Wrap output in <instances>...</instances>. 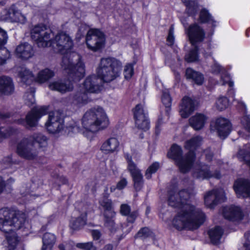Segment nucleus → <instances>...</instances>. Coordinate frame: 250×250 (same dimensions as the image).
Segmentation results:
<instances>
[{
  "label": "nucleus",
  "mask_w": 250,
  "mask_h": 250,
  "mask_svg": "<svg viewBox=\"0 0 250 250\" xmlns=\"http://www.w3.org/2000/svg\"><path fill=\"white\" fill-rule=\"evenodd\" d=\"M191 192L185 189L178 191L173 186L168 193V204L171 207L181 208V210L173 220V224L178 229H198L205 221V216L199 209L188 203Z\"/></svg>",
  "instance_id": "f257e3e1"
},
{
  "label": "nucleus",
  "mask_w": 250,
  "mask_h": 250,
  "mask_svg": "<svg viewBox=\"0 0 250 250\" xmlns=\"http://www.w3.org/2000/svg\"><path fill=\"white\" fill-rule=\"evenodd\" d=\"M25 215L7 208L0 209V230L5 234L9 250H15L20 242V238L15 232L24 226Z\"/></svg>",
  "instance_id": "f03ea898"
},
{
  "label": "nucleus",
  "mask_w": 250,
  "mask_h": 250,
  "mask_svg": "<svg viewBox=\"0 0 250 250\" xmlns=\"http://www.w3.org/2000/svg\"><path fill=\"white\" fill-rule=\"evenodd\" d=\"M82 124L86 131L95 133L106 128L109 124V121L103 108L97 106L85 113L82 119Z\"/></svg>",
  "instance_id": "7ed1b4c3"
},
{
  "label": "nucleus",
  "mask_w": 250,
  "mask_h": 250,
  "mask_svg": "<svg viewBox=\"0 0 250 250\" xmlns=\"http://www.w3.org/2000/svg\"><path fill=\"white\" fill-rule=\"evenodd\" d=\"M61 65L67 71L69 78L73 81H79L85 75L84 63L77 53H71L63 56Z\"/></svg>",
  "instance_id": "20e7f679"
},
{
  "label": "nucleus",
  "mask_w": 250,
  "mask_h": 250,
  "mask_svg": "<svg viewBox=\"0 0 250 250\" xmlns=\"http://www.w3.org/2000/svg\"><path fill=\"white\" fill-rule=\"evenodd\" d=\"M122 67V63L114 58L101 59L97 70L98 76L102 81L110 82L119 77Z\"/></svg>",
  "instance_id": "39448f33"
},
{
  "label": "nucleus",
  "mask_w": 250,
  "mask_h": 250,
  "mask_svg": "<svg viewBox=\"0 0 250 250\" xmlns=\"http://www.w3.org/2000/svg\"><path fill=\"white\" fill-rule=\"evenodd\" d=\"M182 149L176 144L172 146L168 156L173 159L180 171L186 173L189 171L195 161V156L193 152L189 151L185 157H182Z\"/></svg>",
  "instance_id": "423d86ee"
},
{
  "label": "nucleus",
  "mask_w": 250,
  "mask_h": 250,
  "mask_svg": "<svg viewBox=\"0 0 250 250\" xmlns=\"http://www.w3.org/2000/svg\"><path fill=\"white\" fill-rule=\"evenodd\" d=\"M51 31L43 25L35 26L31 30V37L39 47H46L50 45Z\"/></svg>",
  "instance_id": "0eeeda50"
},
{
  "label": "nucleus",
  "mask_w": 250,
  "mask_h": 250,
  "mask_svg": "<svg viewBox=\"0 0 250 250\" xmlns=\"http://www.w3.org/2000/svg\"><path fill=\"white\" fill-rule=\"evenodd\" d=\"M105 37L104 33L97 29H90L86 36L87 48L93 52L98 51L104 47Z\"/></svg>",
  "instance_id": "6e6552de"
},
{
  "label": "nucleus",
  "mask_w": 250,
  "mask_h": 250,
  "mask_svg": "<svg viewBox=\"0 0 250 250\" xmlns=\"http://www.w3.org/2000/svg\"><path fill=\"white\" fill-rule=\"evenodd\" d=\"M56 52L64 53L73 46V41L68 34L64 32L58 33L51 38L50 45Z\"/></svg>",
  "instance_id": "1a4fd4ad"
},
{
  "label": "nucleus",
  "mask_w": 250,
  "mask_h": 250,
  "mask_svg": "<svg viewBox=\"0 0 250 250\" xmlns=\"http://www.w3.org/2000/svg\"><path fill=\"white\" fill-rule=\"evenodd\" d=\"M17 154L21 157L29 160H34L38 155L34 143L30 138H23L17 145Z\"/></svg>",
  "instance_id": "9d476101"
},
{
  "label": "nucleus",
  "mask_w": 250,
  "mask_h": 250,
  "mask_svg": "<svg viewBox=\"0 0 250 250\" xmlns=\"http://www.w3.org/2000/svg\"><path fill=\"white\" fill-rule=\"evenodd\" d=\"M45 126L48 131L52 134L61 131L64 127V121L62 114L58 111L50 112Z\"/></svg>",
  "instance_id": "9b49d317"
},
{
  "label": "nucleus",
  "mask_w": 250,
  "mask_h": 250,
  "mask_svg": "<svg viewBox=\"0 0 250 250\" xmlns=\"http://www.w3.org/2000/svg\"><path fill=\"white\" fill-rule=\"evenodd\" d=\"M226 195L223 188L213 189L207 193L205 196V203L209 208H213L220 202L226 199Z\"/></svg>",
  "instance_id": "f8f14e48"
},
{
  "label": "nucleus",
  "mask_w": 250,
  "mask_h": 250,
  "mask_svg": "<svg viewBox=\"0 0 250 250\" xmlns=\"http://www.w3.org/2000/svg\"><path fill=\"white\" fill-rule=\"evenodd\" d=\"M133 114L136 126L141 129L147 130L149 128V122L142 104H138L135 106L133 109Z\"/></svg>",
  "instance_id": "ddd939ff"
},
{
  "label": "nucleus",
  "mask_w": 250,
  "mask_h": 250,
  "mask_svg": "<svg viewBox=\"0 0 250 250\" xmlns=\"http://www.w3.org/2000/svg\"><path fill=\"white\" fill-rule=\"evenodd\" d=\"M186 33L192 45L202 42L205 37L204 29L196 23L190 25L186 29Z\"/></svg>",
  "instance_id": "4468645a"
},
{
  "label": "nucleus",
  "mask_w": 250,
  "mask_h": 250,
  "mask_svg": "<svg viewBox=\"0 0 250 250\" xmlns=\"http://www.w3.org/2000/svg\"><path fill=\"white\" fill-rule=\"evenodd\" d=\"M80 87L82 90L88 93H98L101 91L102 81L100 78L93 75L88 77L84 81L83 85Z\"/></svg>",
  "instance_id": "2eb2a0df"
},
{
  "label": "nucleus",
  "mask_w": 250,
  "mask_h": 250,
  "mask_svg": "<svg viewBox=\"0 0 250 250\" xmlns=\"http://www.w3.org/2000/svg\"><path fill=\"white\" fill-rule=\"evenodd\" d=\"M1 14V18L3 20L21 23H24L26 21V17L14 6H11L8 9H4Z\"/></svg>",
  "instance_id": "dca6fc26"
},
{
  "label": "nucleus",
  "mask_w": 250,
  "mask_h": 250,
  "mask_svg": "<svg viewBox=\"0 0 250 250\" xmlns=\"http://www.w3.org/2000/svg\"><path fill=\"white\" fill-rule=\"evenodd\" d=\"M233 189L238 197H250V181L240 178L236 180L233 185Z\"/></svg>",
  "instance_id": "f3484780"
},
{
  "label": "nucleus",
  "mask_w": 250,
  "mask_h": 250,
  "mask_svg": "<svg viewBox=\"0 0 250 250\" xmlns=\"http://www.w3.org/2000/svg\"><path fill=\"white\" fill-rule=\"evenodd\" d=\"M193 175L194 177L199 179H205L212 177L219 179L221 177L219 172L213 174L209 169L207 165L198 164L193 169Z\"/></svg>",
  "instance_id": "a211bd4d"
},
{
  "label": "nucleus",
  "mask_w": 250,
  "mask_h": 250,
  "mask_svg": "<svg viewBox=\"0 0 250 250\" xmlns=\"http://www.w3.org/2000/svg\"><path fill=\"white\" fill-rule=\"evenodd\" d=\"M35 54L33 46L27 42L20 44L15 50L16 56L22 60H27L32 58Z\"/></svg>",
  "instance_id": "6ab92c4d"
},
{
  "label": "nucleus",
  "mask_w": 250,
  "mask_h": 250,
  "mask_svg": "<svg viewBox=\"0 0 250 250\" xmlns=\"http://www.w3.org/2000/svg\"><path fill=\"white\" fill-rule=\"evenodd\" d=\"M48 87L51 90L57 91L61 93L71 91L74 88L72 83L69 80L51 82L49 83Z\"/></svg>",
  "instance_id": "aec40b11"
},
{
  "label": "nucleus",
  "mask_w": 250,
  "mask_h": 250,
  "mask_svg": "<svg viewBox=\"0 0 250 250\" xmlns=\"http://www.w3.org/2000/svg\"><path fill=\"white\" fill-rule=\"evenodd\" d=\"M47 112V108L45 107H35L32 109L26 116V123L30 127L36 125L38 120Z\"/></svg>",
  "instance_id": "412c9836"
},
{
  "label": "nucleus",
  "mask_w": 250,
  "mask_h": 250,
  "mask_svg": "<svg viewBox=\"0 0 250 250\" xmlns=\"http://www.w3.org/2000/svg\"><path fill=\"white\" fill-rule=\"evenodd\" d=\"M215 127L218 135L222 138L226 137L230 131L229 122L227 119L219 117L215 121Z\"/></svg>",
  "instance_id": "4be33fe9"
},
{
  "label": "nucleus",
  "mask_w": 250,
  "mask_h": 250,
  "mask_svg": "<svg viewBox=\"0 0 250 250\" xmlns=\"http://www.w3.org/2000/svg\"><path fill=\"white\" fill-rule=\"evenodd\" d=\"M90 101L88 97V93L84 90H82L80 87L79 90L77 91L73 96L71 101L72 106L76 107H80L85 105Z\"/></svg>",
  "instance_id": "5701e85b"
},
{
  "label": "nucleus",
  "mask_w": 250,
  "mask_h": 250,
  "mask_svg": "<svg viewBox=\"0 0 250 250\" xmlns=\"http://www.w3.org/2000/svg\"><path fill=\"white\" fill-rule=\"evenodd\" d=\"M222 213L226 219L231 221H238L242 219V211L238 207H224Z\"/></svg>",
  "instance_id": "b1692460"
},
{
  "label": "nucleus",
  "mask_w": 250,
  "mask_h": 250,
  "mask_svg": "<svg viewBox=\"0 0 250 250\" xmlns=\"http://www.w3.org/2000/svg\"><path fill=\"white\" fill-rule=\"evenodd\" d=\"M195 110V103L193 100L188 97L182 99L180 105V114L182 117L187 118Z\"/></svg>",
  "instance_id": "393cba45"
},
{
  "label": "nucleus",
  "mask_w": 250,
  "mask_h": 250,
  "mask_svg": "<svg viewBox=\"0 0 250 250\" xmlns=\"http://www.w3.org/2000/svg\"><path fill=\"white\" fill-rule=\"evenodd\" d=\"M120 143L115 137H110L105 141L101 146V150L104 154L113 153L118 151Z\"/></svg>",
  "instance_id": "a878e982"
},
{
  "label": "nucleus",
  "mask_w": 250,
  "mask_h": 250,
  "mask_svg": "<svg viewBox=\"0 0 250 250\" xmlns=\"http://www.w3.org/2000/svg\"><path fill=\"white\" fill-rule=\"evenodd\" d=\"M129 171L132 177L135 189L137 191L140 190L144 185L143 177L140 170L135 168L132 164H130Z\"/></svg>",
  "instance_id": "bb28decb"
},
{
  "label": "nucleus",
  "mask_w": 250,
  "mask_h": 250,
  "mask_svg": "<svg viewBox=\"0 0 250 250\" xmlns=\"http://www.w3.org/2000/svg\"><path fill=\"white\" fill-rule=\"evenodd\" d=\"M207 118L202 114H196L189 119V123L192 127L199 130L203 128L207 121Z\"/></svg>",
  "instance_id": "cd10ccee"
},
{
  "label": "nucleus",
  "mask_w": 250,
  "mask_h": 250,
  "mask_svg": "<svg viewBox=\"0 0 250 250\" xmlns=\"http://www.w3.org/2000/svg\"><path fill=\"white\" fill-rule=\"evenodd\" d=\"M14 85L10 78L5 76L0 77V92L5 94H10L14 91Z\"/></svg>",
  "instance_id": "c85d7f7f"
},
{
  "label": "nucleus",
  "mask_w": 250,
  "mask_h": 250,
  "mask_svg": "<svg viewBox=\"0 0 250 250\" xmlns=\"http://www.w3.org/2000/svg\"><path fill=\"white\" fill-rule=\"evenodd\" d=\"M87 217L86 207H84L81 215L73 219L70 224V228L74 230H79L83 228L86 224Z\"/></svg>",
  "instance_id": "c756f323"
},
{
  "label": "nucleus",
  "mask_w": 250,
  "mask_h": 250,
  "mask_svg": "<svg viewBox=\"0 0 250 250\" xmlns=\"http://www.w3.org/2000/svg\"><path fill=\"white\" fill-rule=\"evenodd\" d=\"M57 240L56 235L52 233H45L42 236V246L41 250H52Z\"/></svg>",
  "instance_id": "7c9ffc66"
},
{
  "label": "nucleus",
  "mask_w": 250,
  "mask_h": 250,
  "mask_svg": "<svg viewBox=\"0 0 250 250\" xmlns=\"http://www.w3.org/2000/svg\"><path fill=\"white\" fill-rule=\"evenodd\" d=\"M115 215L116 213L115 211L104 213V225L111 232L115 231L117 229V226L114 220Z\"/></svg>",
  "instance_id": "2f4dec72"
},
{
  "label": "nucleus",
  "mask_w": 250,
  "mask_h": 250,
  "mask_svg": "<svg viewBox=\"0 0 250 250\" xmlns=\"http://www.w3.org/2000/svg\"><path fill=\"white\" fill-rule=\"evenodd\" d=\"M187 79H191L197 84L201 85L204 81L203 75L190 68H187L186 72Z\"/></svg>",
  "instance_id": "473e14b6"
},
{
  "label": "nucleus",
  "mask_w": 250,
  "mask_h": 250,
  "mask_svg": "<svg viewBox=\"0 0 250 250\" xmlns=\"http://www.w3.org/2000/svg\"><path fill=\"white\" fill-rule=\"evenodd\" d=\"M223 234V231L219 227H215L208 231L211 242L214 245H217L220 243Z\"/></svg>",
  "instance_id": "72a5a7b5"
},
{
  "label": "nucleus",
  "mask_w": 250,
  "mask_h": 250,
  "mask_svg": "<svg viewBox=\"0 0 250 250\" xmlns=\"http://www.w3.org/2000/svg\"><path fill=\"white\" fill-rule=\"evenodd\" d=\"M55 75L54 72L48 68H45L39 72L37 76L35 77V81L43 83L47 81Z\"/></svg>",
  "instance_id": "f704fd0d"
},
{
  "label": "nucleus",
  "mask_w": 250,
  "mask_h": 250,
  "mask_svg": "<svg viewBox=\"0 0 250 250\" xmlns=\"http://www.w3.org/2000/svg\"><path fill=\"white\" fill-rule=\"evenodd\" d=\"M120 213L124 216H128L127 221L131 223H133L136 217L137 212L136 211L130 212V208L127 204H122L120 207Z\"/></svg>",
  "instance_id": "c9c22d12"
},
{
  "label": "nucleus",
  "mask_w": 250,
  "mask_h": 250,
  "mask_svg": "<svg viewBox=\"0 0 250 250\" xmlns=\"http://www.w3.org/2000/svg\"><path fill=\"white\" fill-rule=\"evenodd\" d=\"M19 76L22 82L26 83H30L34 80L35 81V77L32 73L26 68L22 67L19 72Z\"/></svg>",
  "instance_id": "e433bc0d"
},
{
  "label": "nucleus",
  "mask_w": 250,
  "mask_h": 250,
  "mask_svg": "<svg viewBox=\"0 0 250 250\" xmlns=\"http://www.w3.org/2000/svg\"><path fill=\"white\" fill-rule=\"evenodd\" d=\"M202 141V139L200 136L193 137L186 142L185 147L186 149H189V151L193 152L192 150L201 144Z\"/></svg>",
  "instance_id": "4c0bfd02"
},
{
  "label": "nucleus",
  "mask_w": 250,
  "mask_h": 250,
  "mask_svg": "<svg viewBox=\"0 0 250 250\" xmlns=\"http://www.w3.org/2000/svg\"><path fill=\"white\" fill-rule=\"evenodd\" d=\"M29 138L33 143L36 142L38 143L40 147H45L47 145L46 137L41 134H34Z\"/></svg>",
  "instance_id": "58836bf2"
},
{
  "label": "nucleus",
  "mask_w": 250,
  "mask_h": 250,
  "mask_svg": "<svg viewBox=\"0 0 250 250\" xmlns=\"http://www.w3.org/2000/svg\"><path fill=\"white\" fill-rule=\"evenodd\" d=\"M99 204L104 208V213L114 211L112 210V201L110 199H108L107 197H106L105 196L102 197L99 200Z\"/></svg>",
  "instance_id": "ea45409f"
},
{
  "label": "nucleus",
  "mask_w": 250,
  "mask_h": 250,
  "mask_svg": "<svg viewBox=\"0 0 250 250\" xmlns=\"http://www.w3.org/2000/svg\"><path fill=\"white\" fill-rule=\"evenodd\" d=\"M199 20L201 22H211L213 23L215 21L206 9H203L200 13Z\"/></svg>",
  "instance_id": "a19ab883"
},
{
  "label": "nucleus",
  "mask_w": 250,
  "mask_h": 250,
  "mask_svg": "<svg viewBox=\"0 0 250 250\" xmlns=\"http://www.w3.org/2000/svg\"><path fill=\"white\" fill-rule=\"evenodd\" d=\"M35 90L31 89L29 92H26L23 96V100L25 104L28 106L34 104L35 102Z\"/></svg>",
  "instance_id": "79ce46f5"
},
{
  "label": "nucleus",
  "mask_w": 250,
  "mask_h": 250,
  "mask_svg": "<svg viewBox=\"0 0 250 250\" xmlns=\"http://www.w3.org/2000/svg\"><path fill=\"white\" fill-rule=\"evenodd\" d=\"M162 101L166 108V112H168L171 105V98L170 96L168 91H165L163 92Z\"/></svg>",
  "instance_id": "37998d69"
},
{
  "label": "nucleus",
  "mask_w": 250,
  "mask_h": 250,
  "mask_svg": "<svg viewBox=\"0 0 250 250\" xmlns=\"http://www.w3.org/2000/svg\"><path fill=\"white\" fill-rule=\"evenodd\" d=\"M229 100L226 97H220L216 102V107L219 110H223L229 106Z\"/></svg>",
  "instance_id": "c03bdc74"
},
{
  "label": "nucleus",
  "mask_w": 250,
  "mask_h": 250,
  "mask_svg": "<svg viewBox=\"0 0 250 250\" xmlns=\"http://www.w3.org/2000/svg\"><path fill=\"white\" fill-rule=\"evenodd\" d=\"M198 49L196 46L190 50L186 56L185 60L188 62H193L198 60V55L197 54Z\"/></svg>",
  "instance_id": "a18cd8bd"
},
{
  "label": "nucleus",
  "mask_w": 250,
  "mask_h": 250,
  "mask_svg": "<svg viewBox=\"0 0 250 250\" xmlns=\"http://www.w3.org/2000/svg\"><path fill=\"white\" fill-rule=\"evenodd\" d=\"M183 3L187 7L186 11L189 15H192L196 10L195 2L192 0H182Z\"/></svg>",
  "instance_id": "49530a36"
},
{
  "label": "nucleus",
  "mask_w": 250,
  "mask_h": 250,
  "mask_svg": "<svg viewBox=\"0 0 250 250\" xmlns=\"http://www.w3.org/2000/svg\"><path fill=\"white\" fill-rule=\"evenodd\" d=\"M134 74L133 65L132 64L128 63L125 66L124 69V75L125 78L128 80L130 79Z\"/></svg>",
  "instance_id": "de8ad7c7"
},
{
  "label": "nucleus",
  "mask_w": 250,
  "mask_h": 250,
  "mask_svg": "<svg viewBox=\"0 0 250 250\" xmlns=\"http://www.w3.org/2000/svg\"><path fill=\"white\" fill-rule=\"evenodd\" d=\"M159 168V164L158 163H154L150 165L146 169V178L149 179L151 177V175L156 172Z\"/></svg>",
  "instance_id": "09e8293b"
},
{
  "label": "nucleus",
  "mask_w": 250,
  "mask_h": 250,
  "mask_svg": "<svg viewBox=\"0 0 250 250\" xmlns=\"http://www.w3.org/2000/svg\"><path fill=\"white\" fill-rule=\"evenodd\" d=\"M9 51L5 48L0 49V65L4 63L6 61L10 58Z\"/></svg>",
  "instance_id": "8fccbe9b"
},
{
  "label": "nucleus",
  "mask_w": 250,
  "mask_h": 250,
  "mask_svg": "<svg viewBox=\"0 0 250 250\" xmlns=\"http://www.w3.org/2000/svg\"><path fill=\"white\" fill-rule=\"evenodd\" d=\"M76 247L85 250H96V248L93 245L92 242L77 243Z\"/></svg>",
  "instance_id": "3c124183"
},
{
  "label": "nucleus",
  "mask_w": 250,
  "mask_h": 250,
  "mask_svg": "<svg viewBox=\"0 0 250 250\" xmlns=\"http://www.w3.org/2000/svg\"><path fill=\"white\" fill-rule=\"evenodd\" d=\"M151 231L147 228H144L140 229L136 234L137 237L146 238L151 234Z\"/></svg>",
  "instance_id": "603ef678"
},
{
  "label": "nucleus",
  "mask_w": 250,
  "mask_h": 250,
  "mask_svg": "<svg viewBox=\"0 0 250 250\" xmlns=\"http://www.w3.org/2000/svg\"><path fill=\"white\" fill-rule=\"evenodd\" d=\"M241 123L245 129L250 132V115H245L243 117Z\"/></svg>",
  "instance_id": "864d4df0"
},
{
  "label": "nucleus",
  "mask_w": 250,
  "mask_h": 250,
  "mask_svg": "<svg viewBox=\"0 0 250 250\" xmlns=\"http://www.w3.org/2000/svg\"><path fill=\"white\" fill-rule=\"evenodd\" d=\"M7 33L0 28V46L4 45L7 41Z\"/></svg>",
  "instance_id": "5fc2aeb1"
},
{
  "label": "nucleus",
  "mask_w": 250,
  "mask_h": 250,
  "mask_svg": "<svg viewBox=\"0 0 250 250\" xmlns=\"http://www.w3.org/2000/svg\"><path fill=\"white\" fill-rule=\"evenodd\" d=\"M167 41L169 44V45H171L173 44L174 41V27L173 26H171L169 30L168 35L167 38Z\"/></svg>",
  "instance_id": "6e6d98bb"
},
{
  "label": "nucleus",
  "mask_w": 250,
  "mask_h": 250,
  "mask_svg": "<svg viewBox=\"0 0 250 250\" xmlns=\"http://www.w3.org/2000/svg\"><path fill=\"white\" fill-rule=\"evenodd\" d=\"M12 134L10 131L4 128L0 129V142L7 138Z\"/></svg>",
  "instance_id": "4d7b16f0"
},
{
  "label": "nucleus",
  "mask_w": 250,
  "mask_h": 250,
  "mask_svg": "<svg viewBox=\"0 0 250 250\" xmlns=\"http://www.w3.org/2000/svg\"><path fill=\"white\" fill-rule=\"evenodd\" d=\"M221 80L223 82V85L228 84L230 87H232L233 86V83L230 81V77L228 74H225L224 76H222Z\"/></svg>",
  "instance_id": "13d9d810"
},
{
  "label": "nucleus",
  "mask_w": 250,
  "mask_h": 250,
  "mask_svg": "<svg viewBox=\"0 0 250 250\" xmlns=\"http://www.w3.org/2000/svg\"><path fill=\"white\" fill-rule=\"evenodd\" d=\"M245 242L244 244V248L245 250H250V231L245 234Z\"/></svg>",
  "instance_id": "bf43d9fd"
},
{
  "label": "nucleus",
  "mask_w": 250,
  "mask_h": 250,
  "mask_svg": "<svg viewBox=\"0 0 250 250\" xmlns=\"http://www.w3.org/2000/svg\"><path fill=\"white\" fill-rule=\"evenodd\" d=\"M127 184V181L125 178H122L119 182H118L116 185V188L119 190L124 188Z\"/></svg>",
  "instance_id": "052dcab7"
},
{
  "label": "nucleus",
  "mask_w": 250,
  "mask_h": 250,
  "mask_svg": "<svg viewBox=\"0 0 250 250\" xmlns=\"http://www.w3.org/2000/svg\"><path fill=\"white\" fill-rule=\"evenodd\" d=\"M67 128L69 130H71L73 132H78L80 131V128L77 126L76 123L73 121H72V124L69 125Z\"/></svg>",
  "instance_id": "680f3d73"
},
{
  "label": "nucleus",
  "mask_w": 250,
  "mask_h": 250,
  "mask_svg": "<svg viewBox=\"0 0 250 250\" xmlns=\"http://www.w3.org/2000/svg\"><path fill=\"white\" fill-rule=\"evenodd\" d=\"M221 70V66L218 63L215 62L211 67V71L213 73H218Z\"/></svg>",
  "instance_id": "e2e57ef3"
},
{
  "label": "nucleus",
  "mask_w": 250,
  "mask_h": 250,
  "mask_svg": "<svg viewBox=\"0 0 250 250\" xmlns=\"http://www.w3.org/2000/svg\"><path fill=\"white\" fill-rule=\"evenodd\" d=\"M204 153L205 154L206 159L210 161L212 160V153L209 149H208L204 151Z\"/></svg>",
  "instance_id": "0e129e2a"
},
{
  "label": "nucleus",
  "mask_w": 250,
  "mask_h": 250,
  "mask_svg": "<svg viewBox=\"0 0 250 250\" xmlns=\"http://www.w3.org/2000/svg\"><path fill=\"white\" fill-rule=\"evenodd\" d=\"M2 162L4 164L7 166H10L12 163V160L11 156H8L4 157L2 160Z\"/></svg>",
  "instance_id": "69168bd1"
},
{
  "label": "nucleus",
  "mask_w": 250,
  "mask_h": 250,
  "mask_svg": "<svg viewBox=\"0 0 250 250\" xmlns=\"http://www.w3.org/2000/svg\"><path fill=\"white\" fill-rule=\"evenodd\" d=\"M91 233L93 239L95 240H98L101 236V232L98 230H93Z\"/></svg>",
  "instance_id": "338daca9"
},
{
  "label": "nucleus",
  "mask_w": 250,
  "mask_h": 250,
  "mask_svg": "<svg viewBox=\"0 0 250 250\" xmlns=\"http://www.w3.org/2000/svg\"><path fill=\"white\" fill-rule=\"evenodd\" d=\"M125 158H126V159L127 161V164H128V166H127V168H128V170L129 171V166L130 164H132L134 166V167L135 168H137L136 165L134 163V162L131 160V157L130 156H129L128 154H126L125 155Z\"/></svg>",
  "instance_id": "774afa93"
}]
</instances>
